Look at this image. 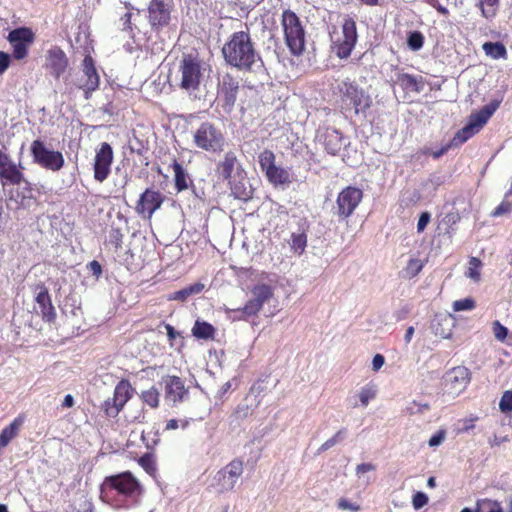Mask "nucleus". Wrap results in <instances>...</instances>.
<instances>
[{"instance_id": "nucleus-1", "label": "nucleus", "mask_w": 512, "mask_h": 512, "mask_svg": "<svg viewBox=\"0 0 512 512\" xmlns=\"http://www.w3.org/2000/svg\"><path fill=\"white\" fill-rule=\"evenodd\" d=\"M143 495V485L130 471L106 476L100 486L102 501L117 509L138 505Z\"/></svg>"}, {"instance_id": "nucleus-2", "label": "nucleus", "mask_w": 512, "mask_h": 512, "mask_svg": "<svg viewBox=\"0 0 512 512\" xmlns=\"http://www.w3.org/2000/svg\"><path fill=\"white\" fill-rule=\"evenodd\" d=\"M226 65L242 72H254L263 66V59L248 31L233 32L223 44Z\"/></svg>"}, {"instance_id": "nucleus-3", "label": "nucleus", "mask_w": 512, "mask_h": 512, "mask_svg": "<svg viewBox=\"0 0 512 512\" xmlns=\"http://www.w3.org/2000/svg\"><path fill=\"white\" fill-rule=\"evenodd\" d=\"M338 107L343 114L366 115L372 107L373 100L356 81L346 78L336 87Z\"/></svg>"}, {"instance_id": "nucleus-4", "label": "nucleus", "mask_w": 512, "mask_h": 512, "mask_svg": "<svg viewBox=\"0 0 512 512\" xmlns=\"http://www.w3.org/2000/svg\"><path fill=\"white\" fill-rule=\"evenodd\" d=\"M193 144L196 148L219 155L224 152L227 145L225 133L212 122H202L192 134Z\"/></svg>"}, {"instance_id": "nucleus-5", "label": "nucleus", "mask_w": 512, "mask_h": 512, "mask_svg": "<svg viewBox=\"0 0 512 512\" xmlns=\"http://www.w3.org/2000/svg\"><path fill=\"white\" fill-rule=\"evenodd\" d=\"M281 26L290 53L294 56L302 55L305 50L306 33L298 15L290 9L283 10Z\"/></svg>"}, {"instance_id": "nucleus-6", "label": "nucleus", "mask_w": 512, "mask_h": 512, "mask_svg": "<svg viewBox=\"0 0 512 512\" xmlns=\"http://www.w3.org/2000/svg\"><path fill=\"white\" fill-rule=\"evenodd\" d=\"M358 34L356 22L351 17H345L341 28L333 27L330 31L331 49L340 59H347L357 43Z\"/></svg>"}, {"instance_id": "nucleus-7", "label": "nucleus", "mask_w": 512, "mask_h": 512, "mask_svg": "<svg viewBox=\"0 0 512 512\" xmlns=\"http://www.w3.org/2000/svg\"><path fill=\"white\" fill-rule=\"evenodd\" d=\"M497 108L498 103L491 102L485 105L476 113H472L468 117L466 125L455 133L453 139L451 140L452 145H461L472 138L475 134L480 132V130L486 125Z\"/></svg>"}, {"instance_id": "nucleus-8", "label": "nucleus", "mask_w": 512, "mask_h": 512, "mask_svg": "<svg viewBox=\"0 0 512 512\" xmlns=\"http://www.w3.org/2000/svg\"><path fill=\"white\" fill-rule=\"evenodd\" d=\"M252 298L242 308L234 309L233 320L246 321L252 316L258 315L263 305L274 296V289L268 284H257L251 289Z\"/></svg>"}, {"instance_id": "nucleus-9", "label": "nucleus", "mask_w": 512, "mask_h": 512, "mask_svg": "<svg viewBox=\"0 0 512 512\" xmlns=\"http://www.w3.org/2000/svg\"><path fill=\"white\" fill-rule=\"evenodd\" d=\"M258 162L267 181L274 187L289 186L293 182L289 170L276 164V156L273 151L264 149L258 156Z\"/></svg>"}, {"instance_id": "nucleus-10", "label": "nucleus", "mask_w": 512, "mask_h": 512, "mask_svg": "<svg viewBox=\"0 0 512 512\" xmlns=\"http://www.w3.org/2000/svg\"><path fill=\"white\" fill-rule=\"evenodd\" d=\"M134 388L127 379H121L115 386L113 396L101 404L100 409L107 418H116L133 397Z\"/></svg>"}, {"instance_id": "nucleus-11", "label": "nucleus", "mask_w": 512, "mask_h": 512, "mask_svg": "<svg viewBox=\"0 0 512 512\" xmlns=\"http://www.w3.org/2000/svg\"><path fill=\"white\" fill-rule=\"evenodd\" d=\"M30 151L33 161L44 169L59 171L64 167L63 154L60 151L49 150L40 139L31 143Z\"/></svg>"}, {"instance_id": "nucleus-12", "label": "nucleus", "mask_w": 512, "mask_h": 512, "mask_svg": "<svg viewBox=\"0 0 512 512\" xmlns=\"http://www.w3.org/2000/svg\"><path fill=\"white\" fill-rule=\"evenodd\" d=\"M363 191L355 186L344 187L336 198V215L345 220L352 216L363 199Z\"/></svg>"}, {"instance_id": "nucleus-13", "label": "nucleus", "mask_w": 512, "mask_h": 512, "mask_svg": "<svg viewBox=\"0 0 512 512\" xmlns=\"http://www.w3.org/2000/svg\"><path fill=\"white\" fill-rule=\"evenodd\" d=\"M7 41L12 47V58L20 61L28 57L30 46L35 41V33L30 27H18L8 33Z\"/></svg>"}, {"instance_id": "nucleus-14", "label": "nucleus", "mask_w": 512, "mask_h": 512, "mask_svg": "<svg viewBox=\"0 0 512 512\" xmlns=\"http://www.w3.org/2000/svg\"><path fill=\"white\" fill-rule=\"evenodd\" d=\"M243 471L244 463L240 458L233 459L220 469L214 477L218 492L225 493L233 490Z\"/></svg>"}, {"instance_id": "nucleus-15", "label": "nucleus", "mask_w": 512, "mask_h": 512, "mask_svg": "<svg viewBox=\"0 0 512 512\" xmlns=\"http://www.w3.org/2000/svg\"><path fill=\"white\" fill-rule=\"evenodd\" d=\"M181 75L179 86L185 90L199 88L202 72L199 60L192 55H185L179 65Z\"/></svg>"}, {"instance_id": "nucleus-16", "label": "nucleus", "mask_w": 512, "mask_h": 512, "mask_svg": "<svg viewBox=\"0 0 512 512\" xmlns=\"http://www.w3.org/2000/svg\"><path fill=\"white\" fill-rule=\"evenodd\" d=\"M240 90L238 78L231 73H225L218 83V99L226 113H230L235 106Z\"/></svg>"}, {"instance_id": "nucleus-17", "label": "nucleus", "mask_w": 512, "mask_h": 512, "mask_svg": "<svg viewBox=\"0 0 512 512\" xmlns=\"http://www.w3.org/2000/svg\"><path fill=\"white\" fill-rule=\"evenodd\" d=\"M114 160L112 146L108 142H102L95 151L93 160V172L95 181L104 182L111 173Z\"/></svg>"}, {"instance_id": "nucleus-18", "label": "nucleus", "mask_w": 512, "mask_h": 512, "mask_svg": "<svg viewBox=\"0 0 512 512\" xmlns=\"http://www.w3.org/2000/svg\"><path fill=\"white\" fill-rule=\"evenodd\" d=\"M164 202V196L156 190L147 188L139 197L135 211L144 219L150 220Z\"/></svg>"}, {"instance_id": "nucleus-19", "label": "nucleus", "mask_w": 512, "mask_h": 512, "mask_svg": "<svg viewBox=\"0 0 512 512\" xmlns=\"http://www.w3.org/2000/svg\"><path fill=\"white\" fill-rule=\"evenodd\" d=\"M343 140V134L333 127L320 128L316 134V141L332 156L340 153L344 146Z\"/></svg>"}, {"instance_id": "nucleus-20", "label": "nucleus", "mask_w": 512, "mask_h": 512, "mask_svg": "<svg viewBox=\"0 0 512 512\" xmlns=\"http://www.w3.org/2000/svg\"><path fill=\"white\" fill-rule=\"evenodd\" d=\"M44 67L55 79H59L68 68L65 52L59 46L51 47L46 53Z\"/></svg>"}, {"instance_id": "nucleus-21", "label": "nucleus", "mask_w": 512, "mask_h": 512, "mask_svg": "<svg viewBox=\"0 0 512 512\" xmlns=\"http://www.w3.org/2000/svg\"><path fill=\"white\" fill-rule=\"evenodd\" d=\"M171 19V6L166 0H151L148 5V21L152 28L167 26Z\"/></svg>"}, {"instance_id": "nucleus-22", "label": "nucleus", "mask_w": 512, "mask_h": 512, "mask_svg": "<svg viewBox=\"0 0 512 512\" xmlns=\"http://www.w3.org/2000/svg\"><path fill=\"white\" fill-rule=\"evenodd\" d=\"M0 179L3 185H20L24 175L8 154L0 150Z\"/></svg>"}, {"instance_id": "nucleus-23", "label": "nucleus", "mask_w": 512, "mask_h": 512, "mask_svg": "<svg viewBox=\"0 0 512 512\" xmlns=\"http://www.w3.org/2000/svg\"><path fill=\"white\" fill-rule=\"evenodd\" d=\"M165 398L173 404L181 403L188 395L184 381L176 375H168L164 379Z\"/></svg>"}, {"instance_id": "nucleus-24", "label": "nucleus", "mask_w": 512, "mask_h": 512, "mask_svg": "<svg viewBox=\"0 0 512 512\" xmlns=\"http://www.w3.org/2000/svg\"><path fill=\"white\" fill-rule=\"evenodd\" d=\"M470 380V370L465 366H457L447 372L445 383L451 392L459 393L467 387Z\"/></svg>"}, {"instance_id": "nucleus-25", "label": "nucleus", "mask_w": 512, "mask_h": 512, "mask_svg": "<svg viewBox=\"0 0 512 512\" xmlns=\"http://www.w3.org/2000/svg\"><path fill=\"white\" fill-rule=\"evenodd\" d=\"M83 74L86 79L80 85V88L84 91L85 98L89 99L91 93L96 91L100 84V77L95 68L94 60L90 55H86L83 59Z\"/></svg>"}, {"instance_id": "nucleus-26", "label": "nucleus", "mask_w": 512, "mask_h": 512, "mask_svg": "<svg viewBox=\"0 0 512 512\" xmlns=\"http://www.w3.org/2000/svg\"><path fill=\"white\" fill-rule=\"evenodd\" d=\"M238 167H240L238 157L234 151L230 150L216 163L215 173L222 181L231 183L232 175Z\"/></svg>"}, {"instance_id": "nucleus-27", "label": "nucleus", "mask_w": 512, "mask_h": 512, "mask_svg": "<svg viewBox=\"0 0 512 512\" xmlns=\"http://www.w3.org/2000/svg\"><path fill=\"white\" fill-rule=\"evenodd\" d=\"M37 289L39 291L35 297V301L40 307L42 320L47 323L55 322L56 311L47 287L44 284H39L37 285Z\"/></svg>"}, {"instance_id": "nucleus-28", "label": "nucleus", "mask_w": 512, "mask_h": 512, "mask_svg": "<svg viewBox=\"0 0 512 512\" xmlns=\"http://www.w3.org/2000/svg\"><path fill=\"white\" fill-rule=\"evenodd\" d=\"M395 84L399 85L405 93H420L425 86V81L420 75L409 73H397Z\"/></svg>"}, {"instance_id": "nucleus-29", "label": "nucleus", "mask_w": 512, "mask_h": 512, "mask_svg": "<svg viewBox=\"0 0 512 512\" xmlns=\"http://www.w3.org/2000/svg\"><path fill=\"white\" fill-rule=\"evenodd\" d=\"M25 421L26 415L20 413L9 425L2 429L0 433V448L7 447L9 443L19 435Z\"/></svg>"}, {"instance_id": "nucleus-30", "label": "nucleus", "mask_w": 512, "mask_h": 512, "mask_svg": "<svg viewBox=\"0 0 512 512\" xmlns=\"http://www.w3.org/2000/svg\"><path fill=\"white\" fill-rule=\"evenodd\" d=\"M171 167L174 171V181H175L176 191L182 192L184 190H187L193 184L188 173L185 171L183 166L176 159L173 160Z\"/></svg>"}, {"instance_id": "nucleus-31", "label": "nucleus", "mask_w": 512, "mask_h": 512, "mask_svg": "<svg viewBox=\"0 0 512 512\" xmlns=\"http://www.w3.org/2000/svg\"><path fill=\"white\" fill-rule=\"evenodd\" d=\"M215 328L212 324L197 320L192 328V334L197 339H214Z\"/></svg>"}, {"instance_id": "nucleus-32", "label": "nucleus", "mask_w": 512, "mask_h": 512, "mask_svg": "<svg viewBox=\"0 0 512 512\" xmlns=\"http://www.w3.org/2000/svg\"><path fill=\"white\" fill-rule=\"evenodd\" d=\"M204 289L202 283H195L181 290L175 291L168 296L170 301H186L191 295L199 294Z\"/></svg>"}, {"instance_id": "nucleus-33", "label": "nucleus", "mask_w": 512, "mask_h": 512, "mask_svg": "<svg viewBox=\"0 0 512 512\" xmlns=\"http://www.w3.org/2000/svg\"><path fill=\"white\" fill-rule=\"evenodd\" d=\"M484 53L492 59H506L507 49L501 42H485L482 45Z\"/></svg>"}, {"instance_id": "nucleus-34", "label": "nucleus", "mask_w": 512, "mask_h": 512, "mask_svg": "<svg viewBox=\"0 0 512 512\" xmlns=\"http://www.w3.org/2000/svg\"><path fill=\"white\" fill-rule=\"evenodd\" d=\"M477 7L480 9L482 17L491 20L499 12L500 0H479Z\"/></svg>"}, {"instance_id": "nucleus-35", "label": "nucleus", "mask_w": 512, "mask_h": 512, "mask_svg": "<svg viewBox=\"0 0 512 512\" xmlns=\"http://www.w3.org/2000/svg\"><path fill=\"white\" fill-rule=\"evenodd\" d=\"M141 401L151 409H157L160 405V393L154 386L144 390L140 394Z\"/></svg>"}, {"instance_id": "nucleus-36", "label": "nucleus", "mask_w": 512, "mask_h": 512, "mask_svg": "<svg viewBox=\"0 0 512 512\" xmlns=\"http://www.w3.org/2000/svg\"><path fill=\"white\" fill-rule=\"evenodd\" d=\"M138 464L149 474L154 475L156 472V461L152 452L145 453L138 459Z\"/></svg>"}, {"instance_id": "nucleus-37", "label": "nucleus", "mask_w": 512, "mask_h": 512, "mask_svg": "<svg viewBox=\"0 0 512 512\" xmlns=\"http://www.w3.org/2000/svg\"><path fill=\"white\" fill-rule=\"evenodd\" d=\"M291 249L298 253L302 254L307 246V236L305 233H292L291 235Z\"/></svg>"}, {"instance_id": "nucleus-38", "label": "nucleus", "mask_w": 512, "mask_h": 512, "mask_svg": "<svg viewBox=\"0 0 512 512\" xmlns=\"http://www.w3.org/2000/svg\"><path fill=\"white\" fill-rule=\"evenodd\" d=\"M424 35L420 31H412L407 35V45L413 51L420 50L424 45Z\"/></svg>"}, {"instance_id": "nucleus-39", "label": "nucleus", "mask_w": 512, "mask_h": 512, "mask_svg": "<svg viewBox=\"0 0 512 512\" xmlns=\"http://www.w3.org/2000/svg\"><path fill=\"white\" fill-rule=\"evenodd\" d=\"M424 264L420 259L412 258L408 261L404 271L407 278L416 277L423 269Z\"/></svg>"}, {"instance_id": "nucleus-40", "label": "nucleus", "mask_w": 512, "mask_h": 512, "mask_svg": "<svg viewBox=\"0 0 512 512\" xmlns=\"http://www.w3.org/2000/svg\"><path fill=\"white\" fill-rule=\"evenodd\" d=\"M481 267H482V262L479 258L470 257L469 262H468V269L466 272V276L475 281H479Z\"/></svg>"}, {"instance_id": "nucleus-41", "label": "nucleus", "mask_w": 512, "mask_h": 512, "mask_svg": "<svg viewBox=\"0 0 512 512\" xmlns=\"http://www.w3.org/2000/svg\"><path fill=\"white\" fill-rule=\"evenodd\" d=\"M230 184L231 193L236 199L247 201L251 198V190L247 189L244 185L241 183H234Z\"/></svg>"}, {"instance_id": "nucleus-42", "label": "nucleus", "mask_w": 512, "mask_h": 512, "mask_svg": "<svg viewBox=\"0 0 512 512\" xmlns=\"http://www.w3.org/2000/svg\"><path fill=\"white\" fill-rule=\"evenodd\" d=\"M376 397V389L372 384L364 386L359 392L361 405L366 407Z\"/></svg>"}, {"instance_id": "nucleus-43", "label": "nucleus", "mask_w": 512, "mask_h": 512, "mask_svg": "<svg viewBox=\"0 0 512 512\" xmlns=\"http://www.w3.org/2000/svg\"><path fill=\"white\" fill-rule=\"evenodd\" d=\"M124 234L118 227H112L109 231V243L117 251L122 248Z\"/></svg>"}, {"instance_id": "nucleus-44", "label": "nucleus", "mask_w": 512, "mask_h": 512, "mask_svg": "<svg viewBox=\"0 0 512 512\" xmlns=\"http://www.w3.org/2000/svg\"><path fill=\"white\" fill-rule=\"evenodd\" d=\"M499 409L503 413H509L512 411V390H507L502 394L499 402Z\"/></svg>"}, {"instance_id": "nucleus-45", "label": "nucleus", "mask_w": 512, "mask_h": 512, "mask_svg": "<svg viewBox=\"0 0 512 512\" xmlns=\"http://www.w3.org/2000/svg\"><path fill=\"white\" fill-rule=\"evenodd\" d=\"M512 211V202L503 200L492 212L491 217L496 218L502 215H507Z\"/></svg>"}, {"instance_id": "nucleus-46", "label": "nucleus", "mask_w": 512, "mask_h": 512, "mask_svg": "<svg viewBox=\"0 0 512 512\" xmlns=\"http://www.w3.org/2000/svg\"><path fill=\"white\" fill-rule=\"evenodd\" d=\"M345 434V429H341L334 436L327 439L319 448V451L323 452L330 448H332L334 445H336L338 442H340L343 439V436Z\"/></svg>"}, {"instance_id": "nucleus-47", "label": "nucleus", "mask_w": 512, "mask_h": 512, "mask_svg": "<svg viewBox=\"0 0 512 512\" xmlns=\"http://www.w3.org/2000/svg\"><path fill=\"white\" fill-rule=\"evenodd\" d=\"M492 331L494 333L495 338L501 342H503L508 335V329L505 326H503L498 320L493 322Z\"/></svg>"}, {"instance_id": "nucleus-48", "label": "nucleus", "mask_w": 512, "mask_h": 512, "mask_svg": "<svg viewBox=\"0 0 512 512\" xmlns=\"http://www.w3.org/2000/svg\"><path fill=\"white\" fill-rule=\"evenodd\" d=\"M475 307V302L471 298L457 300L453 303L454 311L472 310Z\"/></svg>"}, {"instance_id": "nucleus-49", "label": "nucleus", "mask_w": 512, "mask_h": 512, "mask_svg": "<svg viewBox=\"0 0 512 512\" xmlns=\"http://www.w3.org/2000/svg\"><path fill=\"white\" fill-rule=\"evenodd\" d=\"M122 31L128 32L129 34H133V26H132V12H126L119 19Z\"/></svg>"}, {"instance_id": "nucleus-50", "label": "nucleus", "mask_w": 512, "mask_h": 512, "mask_svg": "<svg viewBox=\"0 0 512 512\" xmlns=\"http://www.w3.org/2000/svg\"><path fill=\"white\" fill-rule=\"evenodd\" d=\"M428 503V496L423 492H416L412 498L413 507L418 510Z\"/></svg>"}, {"instance_id": "nucleus-51", "label": "nucleus", "mask_w": 512, "mask_h": 512, "mask_svg": "<svg viewBox=\"0 0 512 512\" xmlns=\"http://www.w3.org/2000/svg\"><path fill=\"white\" fill-rule=\"evenodd\" d=\"M337 507L341 510H350L357 512L360 510V506L349 502L346 498H340L337 502Z\"/></svg>"}, {"instance_id": "nucleus-52", "label": "nucleus", "mask_w": 512, "mask_h": 512, "mask_svg": "<svg viewBox=\"0 0 512 512\" xmlns=\"http://www.w3.org/2000/svg\"><path fill=\"white\" fill-rule=\"evenodd\" d=\"M12 55L0 51V75H2L10 66Z\"/></svg>"}, {"instance_id": "nucleus-53", "label": "nucleus", "mask_w": 512, "mask_h": 512, "mask_svg": "<svg viewBox=\"0 0 512 512\" xmlns=\"http://www.w3.org/2000/svg\"><path fill=\"white\" fill-rule=\"evenodd\" d=\"M445 436H446V431L441 429L439 430L437 433H435L430 439H429V446L430 447H435V446H438L440 445L444 439H445Z\"/></svg>"}, {"instance_id": "nucleus-54", "label": "nucleus", "mask_w": 512, "mask_h": 512, "mask_svg": "<svg viewBox=\"0 0 512 512\" xmlns=\"http://www.w3.org/2000/svg\"><path fill=\"white\" fill-rule=\"evenodd\" d=\"M165 329L167 331V337H168V340H169V345L171 347L174 346V341L177 339V338H181V334L180 332L176 331L174 329V327L170 324H165Z\"/></svg>"}, {"instance_id": "nucleus-55", "label": "nucleus", "mask_w": 512, "mask_h": 512, "mask_svg": "<svg viewBox=\"0 0 512 512\" xmlns=\"http://www.w3.org/2000/svg\"><path fill=\"white\" fill-rule=\"evenodd\" d=\"M478 420V417H472L463 420V426L458 429V433H466L475 428V421Z\"/></svg>"}, {"instance_id": "nucleus-56", "label": "nucleus", "mask_w": 512, "mask_h": 512, "mask_svg": "<svg viewBox=\"0 0 512 512\" xmlns=\"http://www.w3.org/2000/svg\"><path fill=\"white\" fill-rule=\"evenodd\" d=\"M429 221H430V214L428 212H423L420 215L418 223H417V231L423 232L424 229L426 228L427 224L429 223Z\"/></svg>"}, {"instance_id": "nucleus-57", "label": "nucleus", "mask_w": 512, "mask_h": 512, "mask_svg": "<svg viewBox=\"0 0 512 512\" xmlns=\"http://www.w3.org/2000/svg\"><path fill=\"white\" fill-rule=\"evenodd\" d=\"M89 270L97 278L102 274V266L97 260H93L88 264Z\"/></svg>"}, {"instance_id": "nucleus-58", "label": "nucleus", "mask_w": 512, "mask_h": 512, "mask_svg": "<svg viewBox=\"0 0 512 512\" xmlns=\"http://www.w3.org/2000/svg\"><path fill=\"white\" fill-rule=\"evenodd\" d=\"M385 363V358L381 354H376L372 360V368L374 371H378Z\"/></svg>"}, {"instance_id": "nucleus-59", "label": "nucleus", "mask_w": 512, "mask_h": 512, "mask_svg": "<svg viewBox=\"0 0 512 512\" xmlns=\"http://www.w3.org/2000/svg\"><path fill=\"white\" fill-rule=\"evenodd\" d=\"M75 404L74 397L71 394H67L61 404L62 408H71Z\"/></svg>"}, {"instance_id": "nucleus-60", "label": "nucleus", "mask_w": 512, "mask_h": 512, "mask_svg": "<svg viewBox=\"0 0 512 512\" xmlns=\"http://www.w3.org/2000/svg\"><path fill=\"white\" fill-rule=\"evenodd\" d=\"M371 470H374V466L370 463H362V464H359L356 468V471L357 473H366V472H369Z\"/></svg>"}, {"instance_id": "nucleus-61", "label": "nucleus", "mask_w": 512, "mask_h": 512, "mask_svg": "<svg viewBox=\"0 0 512 512\" xmlns=\"http://www.w3.org/2000/svg\"><path fill=\"white\" fill-rule=\"evenodd\" d=\"M179 427V421L176 419H170L166 423V430H175Z\"/></svg>"}, {"instance_id": "nucleus-62", "label": "nucleus", "mask_w": 512, "mask_h": 512, "mask_svg": "<svg viewBox=\"0 0 512 512\" xmlns=\"http://www.w3.org/2000/svg\"><path fill=\"white\" fill-rule=\"evenodd\" d=\"M413 335H414V327L413 326H409L406 329V333H405V336H404V339H405L406 343H409L411 341Z\"/></svg>"}, {"instance_id": "nucleus-63", "label": "nucleus", "mask_w": 512, "mask_h": 512, "mask_svg": "<svg viewBox=\"0 0 512 512\" xmlns=\"http://www.w3.org/2000/svg\"><path fill=\"white\" fill-rule=\"evenodd\" d=\"M450 146H453L452 143L448 146H445V147H442L439 151H435L432 153V156L433 158H439L440 156H442L444 153H446L449 149Z\"/></svg>"}, {"instance_id": "nucleus-64", "label": "nucleus", "mask_w": 512, "mask_h": 512, "mask_svg": "<svg viewBox=\"0 0 512 512\" xmlns=\"http://www.w3.org/2000/svg\"><path fill=\"white\" fill-rule=\"evenodd\" d=\"M492 503L495 508L491 509L489 512H503V510L498 502L494 501Z\"/></svg>"}]
</instances>
